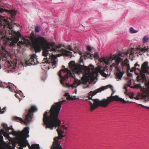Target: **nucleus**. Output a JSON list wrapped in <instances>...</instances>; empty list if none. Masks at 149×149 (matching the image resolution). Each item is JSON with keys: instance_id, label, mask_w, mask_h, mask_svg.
Segmentation results:
<instances>
[{"instance_id": "29", "label": "nucleus", "mask_w": 149, "mask_h": 149, "mask_svg": "<svg viewBox=\"0 0 149 149\" xmlns=\"http://www.w3.org/2000/svg\"><path fill=\"white\" fill-rule=\"evenodd\" d=\"M0 139L1 140H3V136H0Z\"/></svg>"}, {"instance_id": "23", "label": "nucleus", "mask_w": 149, "mask_h": 149, "mask_svg": "<svg viewBox=\"0 0 149 149\" xmlns=\"http://www.w3.org/2000/svg\"><path fill=\"white\" fill-rule=\"evenodd\" d=\"M6 107H4L1 110V108H0V112L1 113L3 114L5 112V111H6Z\"/></svg>"}, {"instance_id": "39", "label": "nucleus", "mask_w": 149, "mask_h": 149, "mask_svg": "<svg viewBox=\"0 0 149 149\" xmlns=\"http://www.w3.org/2000/svg\"><path fill=\"white\" fill-rule=\"evenodd\" d=\"M63 67L65 68V66H63Z\"/></svg>"}, {"instance_id": "5", "label": "nucleus", "mask_w": 149, "mask_h": 149, "mask_svg": "<svg viewBox=\"0 0 149 149\" xmlns=\"http://www.w3.org/2000/svg\"><path fill=\"white\" fill-rule=\"evenodd\" d=\"M66 101L65 100L55 102L51 107L49 111L50 113L46 111L44 114L43 121L44 124L46 126V128L48 127L52 130L54 127H57V131L60 139L64 137L63 135L64 131L60 127L61 120L58 118V115L61 109L63 102Z\"/></svg>"}, {"instance_id": "14", "label": "nucleus", "mask_w": 149, "mask_h": 149, "mask_svg": "<svg viewBox=\"0 0 149 149\" xmlns=\"http://www.w3.org/2000/svg\"><path fill=\"white\" fill-rule=\"evenodd\" d=\"M2 125L4 128V130L2 129L1 131L4 135V136L7 138H8L9 137V134L8 133L9 132V128L7 124L3 123Z\"/></svg>"}, {"instance_id": "28", "label": "nucleus", "mask_w": 149, "mask_h": 149, "mask_svg": "<svg viewBox=\"0 0 149 149\" xmlns=\"http://www.w3.org/2000/svg\"><path fill=\"white\" fill-rule=\"evenodd\" d=\"M139 105H141V106L142 107H145V108H146V109H147V108L146 107H148L147 106H145L144 105H143L142 104H139Z\"/></svg>"}, {"instance_id": "38", "label": "nucleus", "mask_w": 149, "mask_h": 149, "mask_svg": "<svg viewBox=\"0 0 149 149\" xmlns=\"http://www.w3.org/2000/svg\"><path fill=\"white\" fill-rule=\"evenodd\" d=\"M137 99H138V100L139 99V97L137 98Z\"/></svg>"}, {"instance_id": "1", "label": "nucleus", "mask_w": 149, "mask_h": 149, "mask_svg": "<svg viewBox=\"0 0 149 149\" xmlns=\"http://www.w3.org/2000/svg\"><path fill=\"white\" fill-rule=\"evenodd\" d=\"M149 51V48L148 47L142 48L139 47L135 48H131L125 53L120 52L119 54V56L114 54L111 55L110 57L102 58L99 57L98 53H95L94 57L100 62V66H98L95 69L92 65H89L88 67H85L84 69L86 73L83 75V76L81 78L82 82L84 83H86L90 81H93L95 78L96 76L95 75L97 74L98 72L100 73L104 77L109 76L110 75L111 72L110 71H108L107 67H105L100 66L103 63L107 65L110 64L114 60V62L110 66V69L112 70L113 67L115 68H118L119 63L122 61V58L120 56L124 57L129 54L130 57H132L136 56H138V54L141 55L146 51Z\"/></svg>"}, {"instance_id": "11", "label": "nucleus", "mask_w": 149, "mask_h": 149, "mask_svg": "<svg viewBox=\"0 0 149 149\" xmlns=\"http://www.w3.org/2000/svg\"><path fill=\"white\" fill-rule=\"evenodd\" d=\"M121 62L123 70V72L127 71V75L128 76L130 77L131 74L129 72V70L130 69V64L129 63V61L127 58H126L124 61L123 60L120 62L119 63Z\"/></svg>"}, {"instance_id": "13", "label": "nucleus", "mask_w": 149, "mask_h": 149, "mask_svg": "<svg viewBox=\"0 0 149 149\" xmlns=\"http://www.w3.org/2000/svg\"><path fill=\"white\" fill-rule=\"evenodd\" d=\"M76 49L77 50V53H79V54L81 55V62H82L83 61V58L84 57L85 58L86 57L89 58L90 56H91V55L90 54V53L88 52L82 53L80 50V49L79 48H76Z\"/></svg>"}, {"instance_id": "2", "label": "nucleus", "mask_w": 149, "mask_h": 149, "mask_svg": "<svg viewBox=\"0 0 149 149\" xmlns=\"http://www.w3.org/2000/svg\"><path fill=\"white\" fill-rule=\"evenodd\" d=\"M31 39L36 52H40L41 51V47L43 48V55L45 57L42 63L49 65L48 66L49 69L52 67L54 68L57 65L58 62L57 57L53 54H51L49 53V52H57L66 56H72L71 51L73 50L70 46H69L66 49L62 48L61 46L55 47L54 43L49 42L46 38L42 35L37 36L33 35L31 36Z\"/></svg>"}, {"instance_id": "22", "label": "nucleus", "mask_w": 149, "mask_h": 149, "mask_svg": "<svg viewBox=\"0 0 149 149\" xmlns=\"http://www.w3.org/2000/svg\"><path fill=\"white\" fill-rule=\"evenodd\" d=\"M130 32L132 33H135L137 32L138 31V30H134V29L132 27H131L130 28Z\"/></svg>"}, {"instance_id": "8", "label": "nucleus", "mask_w": 149, "mask_h": 149, "mask_svg": "<svg viewBox=\"0 0 149 149\" xmlns=\"http://www.w3.org/2000/svg\"><path fill=\"white\" fill-rule=\"evenodd\" d=\"M0 87L3 88H8L11 91H14L16 93L15 94V97L20 99L19 101L22 99V97L23 98L24 96H23V93L20 91H16V86L13 84L10 83H6L4 82H2L0 80Z\"/></svg>"}, {"instance_id": "30", "label": "nucleus", "mask_w": 149, "mask_h": 149, "mask_svg": "<svg viewBox=\"0 0 149 149\" xmlns=\"http://www.w3.org/2000/svg\"><path fill=\"white\" fill-rule=\"evenodd\" d=\"M147 86L148 88L149 89V82H148L147 84Z\"/></svg>"}, {"instance_id": "12", "label": "nucleus", "mask_w": 149, "mask_h": 149, "mask_svg": "<svg viewBox=\"0 0 149 149\" xmlns=\"http://www.w3.org/2000/svg\"><path fill=\"white\" fill-rule=\"evenodd\" d=\"M59 139L58 137H55L53 146L51 149H62L61 143L58 141Z\"/></svg>"}, {"instance_id": "37", "label": "nucleus", "mask_w": 149, "mask_h": 149, "mask_svg": "<svg viewBox=\"0 0 149 149\" xmlns=\"http://www.w3.org/2000/svg\"><path fill=\"white\" fill-rule=\"evenodd\" d=\"M75 92H76V93L77 92V90L76 89H75Z\"/></svg>"}, {"instance_id": "24", "label": "nucleus", "mask_w": 149, "mask_h": 149, "mask_svg": "<svg viewBox=\"0 0 149 149\" xmlns=\"http://www.w3.org/2000/svg\"><path fill=\"white\" fill-rule=\"evenodd\" d=\"M35 30L36 32H39L40 31V27L38 26H36L35 27Z\"/></svg>"}, {"instance_id": "19", "label": "nucleus", "mask_w": 149, "mask_h": 149, "mask_svg": "<svg viewBox=\"0 0 149 149\" xmlns=\"http://www.w3.org/2000/svg\"><path fill=\"white\" fill-rule=\"evenodd\" d=\"M65 95L67 96V100H74L75 98H74L73 97H72L69 94V93H65ZM74 97H75V96H74Z\"/></svg>"}, {"instance_id": "21", "label": "nucleus", "mask_w": 149, "mask_h": 149, "mask_svg": "<svg viewBox=\"0 0 149 149\" xmlns=\"http://www.w3.org/2000/svg\"><path fill=\"white\" fill-rule=\"evenodd\" d=\"M32 149H40V147L38 144H33L31 145Z\"/></svg>"}, {"instance_id": "27", "label": "nucleus", "mask_w": 149, "mask_h": 149, "mask_svg": "<svg viewBox=\"0 0 149 149\" xmlns=\"http://www.w3.org/2000/svg\"><path fill=\"white\" fill-rule=\"evenodd\" d=\"M62 127L65 130H67L68 129V127L65 126V125H63L62 126Z\"/></svg>"}, {"instance_id": "17", "label": "nucleus", "mask_w": 149, "mask_h": 149, "mask_svg": "<svg viewBox=\"0 0 149 149\" xmlns=\"http://www.w3.org/2000/svg\"><path fill=\"white\" fill-rule=\"evenodd\" d=\"M123 75V73L121 71L117 72L116 74V79L118 81L119 79H121Z\"/></svg>"}, {"instance_id": "20", "label": "nucleus", "mask_w": 149, "mask_h": 149, "mask_svg": "<svg viewBox=\"0 0 149 149\" xmlns=\"http://www.w3.org/2000/svg\"><path fill=\"white\" fill-rule=\"evenodd\" d=\"M143 44H145L149 40V37L146 36H145L143 38Z\"/></svg>"}, {"instance_id": "16", "label": "nucleus", "mask_w": 149, "mask_h": 149, "mask_svg": "<svg viewBox=\"0 0 149 149\" xmlns=\"http://www.w3.org/2000/svg\"><path fill=\"white\" fill-rule=\"evenodd\" d=\"M141 97L146 101L149 100V92L147 93L142 94L141 96Z\"/></svg>"}, {"instance_id": "40", "label": "nucleus", "mask_w": 149, "mask_h": 149, "mask_svg": "<svg viewBox=\"0 0 149 149\" xmlns=\"http://www.w3.org/2000/svg\"><path fill=\"white\" fill-rule=\"evenodd\" d=\"M11 129L12 130H13V128H11Z\"/></svg>"}, {"instance_id": "34", "label": "nucleus", "mask_w": 149, "mask_h": 149, "mask_svg": "<svg viewBox=\"0 0 149 149\" xmlns=\"http://www.w3.org/2000/svg\"><path fill=\"white\" fill-rule=\"evenodd\" d=\"M0 34L2 36V31L0 32Z\"/></svg>"}, {"instance_id": "31", "label": "nucleus", "mask_w": 149, "mask_h": 149, "mask_svg": "<svg viewBox=\"0 0 149 149\" xmlns=\"http://www.w3.org/2000/svg\"><path fill=\"white\" fill-rule=\"evenodd\" d=\"M89 85H88L87 86V87H89ZM86 88V87L85 86H84V88Z\"/></svg>"}, {"instance_id": "26", "label": "nucleus", "mask_w": 149, "mask_h": 149, "mask_svg": "<svg viewBox=\"0 0 149 149\" xmlns=\"http://www.w3.org/2000/svg\"><path fill=\"white\" fill-rule=\"evenodd\" d=\"M135 86L136 88H140L141 87V84H136L135 85Z\"/></svg>"}, {"instance_id": "36", "label": "nucleus", "mask_w": 149, "mask_h": 149, "mask_svg": "<svg viewBox=\"0 0 149 149\" xmlns=\"http://www.w3.org/2000/svg\"><path fill=\"white\" fill-rule=\"evenodd\" d=\"M147 109H149V107H147Z\"/></svg>"}, {"instance_id": "33", "label": "nucleus", "mask_w": 149, "mask_h": 149, "mask_svg": "<svg viewBox=\"0 0 149 149\" xmlns=\"http://www.w3.org/2000/svg\"><path fill=\"white\" fill-rule=\"evenodd\" d=\"M125 90H126V91H127V87H125Z\"/></svg>"}, {"instance_id": "25", "label": "nucleus", "mask_w": 149, "mask_h": 149, "mask_svg": "<svg viewBox=\"0 0 149 149\" xmlns=\"http://www.w3.org/2000/svg\"><path fill=\"white\" fill-rule=\"evenodd\" d=\"M87 49L88 52H91L92 51V49L91 46H88L87 47Z\"/></svg>"}, {"instance_id": "4", "label": "nucleus", "mask_w": 149, "mask_h": 149, "mask_svg": "<svg viewBox=\"0 0 149 149\" xmlns=\"http://www.w3.org/2000/svg\"><path fill=\"white\" fill-rule=\"evenodd\" d=\"M82 73L81 67L76 65L74 61H72L69 63V68L61 69L58 74L60 82L63 86L74 89L81 83L80 80L75 78L74 74Z\"/></svg>"}, {"instance_id": "15", "label": "nucleus", "mask_w": 149, "mask_h": 149, "mask_svg": "<svg viewBox=\"0 0 149 149\" xmlns=\"http://www.w3.org/2000/svg\"><path fill=\"white\" fill-rule=\"evenodd\" d=\"M28 45L30 44V42L29 40V38L27 37L24 38L23 37L22 40L19 41V42L17 43V45L20 47L21 48L22 47L21 46L24 45Z\"/></svg>"}, {"instance_id": "32", "label": "nucleus", "mask_w": 149, "mask_h": 149, "mask_svg": "<svg viewBox=\"0 0 149 149\" xmlns=\"http://www.w3.org/2000/svg\"><path fill=\"white\" fill-rule=\"evenodd\" d=\"M128 82H129V83L131 84V80H129Z\"/></svg>"}, {"instance_id": "9", "label": "nucleus", "mask_w": 149, "mask_h": 149, "mask_svg": "<svg viewBox=\"0 0 149 149\" xmlns=\"http://www.w3.org/2000/svg\"><path fill=\"white\" fill-rule=\"evenodd\" d=\"M148 65V63L146 62H144L142 64L141 70H139L140 74L137 77V79L138 80H141L144 83L146 82L145 74H149V67Z\"/></svg>"}, {"instance_id": "7", "label": "nucleus", "mask_w": 149, "mask_h": 149, "mask_svg": "<svg viewBox=\"0 0 149 149\" xmlns=\"http://www.w3.org/2000/svg\"><path fill=\"white\" fill-rule=\"evenodd\" d=\"M37 111V108L34 106H32L31 108L29 109V112L26 116L25 120H23L22 118L17 117H15V119L21 123H23L24 124L27 125L30 124L33 117V113Z\"/></svg>"}, {"instance_id": "10", "label": "nucleus", "mask_w": 149, "mask_h": 149, "mask_svg": "<svg viewBox=\"0 0 149 149\" xmlns=\"http://www.w3.org/2000/svg\"><path fill=\"white\" fill-rule=\"evenodd\" d=\"M29 127H26L21 133V135L22 136L25 137V138H22L18 141L19 144L20 146L19 149H23L22 147H25L29 144L28 141L26 140V139L27 138L29 137V135L28 134L29 133Z\"/></svg>"}, {"instance_id": "3", "label": "nucleus", "mask_w": 149, "mask_h": 149, "mask_svg": "<svg viewBox=\"0 0 149 149\" xmlns=\"http://www.w3.org/2000/svg\"><path fill=\"white\" fill-rule=\"evenodd\" d=\"M114 92L113 87L111 85L102 86L95 90L90 91L88 93V99L84 100L90 105V109L93 111L99 106L107 107L113 101H120L123 103L127 101L118 96H113Z\"/></svg>"}, {"instance_id": "6", "label": "nucleus", "mask_w": 149, "mask_h": 149, "mask_svg": "<svg viewBox=\"0 0 149 149\" xmlns=\"http://www.w3.org/2000/svg\"><path fill=\"white\" fill-rule=\"evenodd\" d=\"M37 56L35 54H33L31 58L28 61H26L24 63L20 62L17 64L15 60H13L10 62L6 61L7 59V55L6 52L4 51H1L0 52V69L1 64L5 63L4 66L6 69L8 71L13 72H18L19 71L24 69V67L27 66L34 65L36 64V61L38 62L37 58Z\"/></svg>"}, {"instance_id": "18", "label": "nucleus", "mask_w": 149, "mask_h": 149, "mask_svg": "<svg viewBox=\"0 0 149 149\" xmlns=\"http://www.w3.org/2000/svg\"><path fill=\"white\" fill-rule=\"evenodd\" d=\"M140 65L139 64H138L137 63H136L135 64V66L134 67L132 68L130 70V71L132 72H134V71L136 72V69H139V67Z\"/></svg>"}, {"instance_id": "35", "label": "nucleus", "mask_w": 149, "mask_h": 149, "mask_svg": "<svg viewBox=\"0 0 149 149\" xmlns=\"http://www.w3.org/2000/svg\"><path fill=\"white\" fill-rule=\"evenodd\" d=\"M130 85H131V84H128V86H130Z\"/></svg>"}]
</instances>
